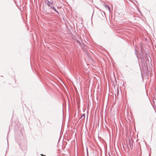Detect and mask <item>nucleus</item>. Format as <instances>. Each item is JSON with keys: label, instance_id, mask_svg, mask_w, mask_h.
Segmentation results:
<instances>
[{"label": "nucleus", "instance_id": "obj_1", "mask_svg": "<svg viewBox=\"0 0 156 156\" xmlns=\"http://www.w3.org/2000/svg\"><path fill=\"white\" fill-rule=\"evenodd\" d=\"M20 148L23 151L26 152L27 149V145L26 144L24 145L20 146Z\"/></svg>", "mask_w": 156, "mask_h": 156}, {"label": "nucleus", "instance_id": "obj_2", "mask_svg": "<svg viewBox=\"0 0 156 156\" xmlns=\"http://www.w3.org/2000/svg\"><path fill=\"white\" fill-rule=\"evenodd\" d=\"M53 2H50L48 1L47 5L49 7H51L53 5Z\"/></svg>", "mask_w": 156, "mask_h": 156}, {"label": "nucleus", "instance_id": "obj_3", "mask_svg": "<svg viewBox=\"0 0 156 156\" xmlns=\"http://www.w3.org/2000/svg\"><path fill=\"white\" fill-rule=\"evenodd\" d=\"M50 7V8L53 9V10H54L57 13L59 14V12L56 9L55 7L51 5Z\"/></svg>", "mask_w": 156, "mask_h": 156}, {"label": "nucleus", "instance_id": "obj_4", "mask_svg": "<svg viewBox=\"0 0 156 156\" xmlns=\"http://www.w3.org/2000/svg\"><path fill=\"white\" fill-rule=\"evenodd\" d=\"M105 8L107 9L108 10L109 12H110V8L109 6L108 5H105Z\"/></svg>", "mask_w": 156, "mask_h": 156}, {"label": "nucleus", "instance_id": "obj_5", "mask_svg": "<svg viewBox=\"0 0 156 156\" xmlns=\"http://www.w3.org/2000/svg\"><path fill=\"white\" fill-rule=\"evenodd\" d=\"M80 118L82 119V120H84L85 118V114H83L81 116Z\"/></svg>", "mask_w": 156, "mask_h": 156}, {"label": "nucleus", "instance_id": "obj_6", "mask_svg": "<svg viewBox=\"0 0 156 156\" xmlns=\"http://www.w3.org/2000/svg\"><path fill=\"white\" fill-rule=\"evenodd\" d=\"M41 155L42 156H45V155H44L43 154H41Z\"/></svg>", "mask_w": 156, "mask_h": 156}, {"label": "nucleus", "instance_id": "obj_7", "mask_svg": "<svg viewBox=\"0 0 156 156\" xmlns=\"http://www.w3.org/2000/svg\"><path fill=\"white\" fill-rule=\"evenodd\" d=\"M103 12L104 13V14L105 15V12Z\"/></svg>", "mask_w": 156, "mask_h": 156}, {"label": "nucleus", "instance_id": "obj_8", "mask_svg": "<svg viewBox=\"0 0 156 156\" xmlns=\"http://www.w3.org/2000/svg\"><path fill=\"white\" fill-rule=\"evenodd\" d=\"M126 66V67H128V66Z\"/></svg>", "mask_w": 156, "mask_h": 156}]
</instances>
